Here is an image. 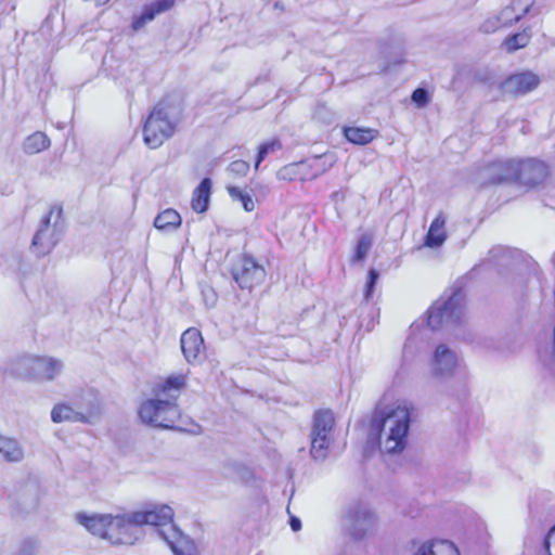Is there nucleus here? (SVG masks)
<instances>
[{
	"label": "nucleus",
	"mask_w": 555,
	"mask_h": 555,
	"mask_svg": "<svg viewBox=\"0 0 555 555\" xmlns=\"http://www.w3.org/2000/svg\"><path fill=\"white\" fill-rule=\"evenodd\" d=\"M410 410L404 405L378 408L370 424L369 442L377 443L384 454L401 453L408 443Z\"/></svg>",
	"instance_id": "1"
},
{
	"label": "nucleus",
	"mask_w": 555,
	"mask_h": 555,
	"mask_svg": "<svg viewBox=\"0 0 555 555\" xmlns=\"http://www.w3.org/2000/svg\"><path fill=\"white\" fill-rule=\"evenodd\" d=\"M186 386V375H170L166 380L154 388L156 398L141 403L139 416L144 424L172 428L180 417L177 399L181 389Z\"/></svg>",
	"instance_id": "2"
},
{
	"label": "nucleus",
	"mask_w": 555,
	"mask_h": 555,
	"mask_svg": "<svg viewBox=\"0 0 555 555\" xmlns=\"http://www.w3.org/2000/svg\"><path fill=\"white\" fill-rule=\"evenodd\" d=\"M377 514L365 503H350L344 513V527L353 540H363L378 529Z\"/></svg>",
	"instance_id": "3"
},
{
	"label": "nucleus",
	"mask_w": 555,
	"mask_h": 555,
	"mask_svg": "<svg viewBox=\"0 0 555 555\" xmlns=\"http://www.w3.org/2000/svg\"><path fill=\"white\" fill-rule=\"evenodd\" d=\"M64 232V221L62 219V208L52 206L46 217L40 221L39 228L34 235L31 247L38 256L49 254Z\"/></svg>",
	"instance_id": "4"
},
{
	"label": "nucleus",
	"mask_w": 555,
	"mask_h": 555,
	"mask_svg": "<svg viewBox=\"0 0 555 555\" xmlns=\"http://www.w3.org/2000/svg\"><path fill=\"white\" fill-rule=\"evenodd\" d=\"M464 294L461 288L452 289V293L440 297L428 309V326L437 330L444 325H452L460 322L463 314Z\"/></svg>",
	"instance_id": "5"
},
{
	"label": "nucleus",
	"mask_w": 555,
	"mask_h": 555,
	"mask_svg": "<svg viewBox=\"0 0 555 555\" xmlns=\"http://www.w3.org/2000/svg\"><path fill=\"white\" fill-rule=\"evenodd\" d=\"M100 415V406L95 399L81 398L75 400L73 405L66 402L56 403L51 411L53 423H82L93 424Z\"/></svg>",
	"instance_id": "6"
},
{
	"label": "nucleus",
	"mask_w": 555,
	"mask_h": 555,
	"mask_svg": "<svg viewBox=\"0 0 555 555\" xmlns=\"http://www.w3.org/2000/svg\"><path fill=\"white\" fill-rule=\"evenodd\" d=\"M335 418L330 410H320L314 413L311 438V456L315 461H324L327 457L330 444L332 443V431Z\"/></svg>",
	"instance_id": "7"
},
{
	"label": "nucleus",
	"mask_w": 555,
	"mask_h": 555,
	"mask_svg": "<svg viewBox=\"0 0 555 555\" xmlns=\"http://www.w3.org/2000/svg\"><path fill=\"white\" fill-rule=\"evenodd\" d=\"M175 132V124L162 103L155 105L143 127L144 143L150 149L159 147Z\"/></svg>",
	"instance_id": "8"
},
{
	"label": "nucleus",
	"mask_w": 555,
	"mask_h": 555,
	"mask_svg": "<svg viewBox=\"0 0 555 555\" xmlns=\"http://www.w3.org/2000/svg\"><path fill=\"white\" fill-rule=\"evenodd\" d=\"M63 367V362L52 357H24L17 362L18 374L36 382L53 380Z\"/></svg>",
	"instance_id": "9"
},
{
	"label": "nucleus",
	"mask_w": 555,
	"mask_h": 555,
	"mask_svg": "<svg viewBox=\"0 0 555 555\" xmlns=\"http://www.w3.org/2000/svg\"><path fill=\"white\" fill-rule=\"evenodd\" d=\"M231 273L238 286L253 288L264 281L266 270L251 256L241 255L232 266Z\"/></svg>",
	"instance_id": "10"
},
{
	"label": "nucleus",
	"mask_w": 555,
	"mask_h": 555,
	"mask_svg": "<svg viewBox=\"0 0 555 555\" xmlns=\"http://www.w3.org/2000/svg\"><path fill=\"white\" fill-rule=\"evenodd\" d=\"M108 541L113 544H133L140 537V525L132 521V513L116 515L111 522Z\"/></svg>",
	"instance_id": "11"
},
{
	"label": "nucleus",
	"mask_w": 555,
	"mask_h": 555,
	"mask_svg": "<svg viewBox=\"0 0 555 555\" xmlns=\"http://www.w3.org/2000/svg\"><path fill=\"white\" fill-rule=\"evenodd\" d=\"M173 509L166 504L155 505L146 511H138L132 513V521L138 525H151L155 527L168 526L172 529Z\"/></svg>",
	"instance_id": "12"
},
{
	"label": "nucleus",
	"mask_w": 555,
	"mask_h": 555,
	"mask_svg": "<svg viewBox=\"0 0 555 555\" xmlns=\"http://www.w3.org/2000/svg\"><path fill=\"white\" fill-rule=\"evenodd\" d=\"M457 366V357L447 345L436 347L430 371L433 376L438 378L451 377Z\"/></svg>",
	"instance_id": "13"
},
{
	"label": "nucleus",
	"mask_w": 555,
	"mask_h": 555,
	"mask_svg": "<svg viewBox=\"0 0 555 555\" xmlns=\"http://www.w3.org/2000/svg\"><path fill=\"white\" fill-rule=\"evenodd\" d=\"M540 83L532 72H521L507 77L501 85L502 91L512 95H524L534 90Z\"/></svg>",
	"instance_id": "14"
},
{
	"label": "nucleus",
	"mask_w": 555,
	"mask_h": 555,
	"mask_svg": "<svg viewBox=\"0 0 555 555\" xmlns=\"http://www.w3.org/2000/svg\"><path fill=\"white\" fill-rule=\"evenodd\" d=\"M548 176L547 166L537 159H527L519 162L517 180L526 185H538Z\"/></svg>",
	"instance_id": "15"
},
{
	"label": "nucleus",
	"mask_w": 555,
	"mask_h": 555,
	"mask_svg": "<svg viewBox=\"0 0 555 555\" xmlns=\"http://www.w3.org/2000/svg\"><path fill=\"white\" fill-rule=\"evenodd\" d=\"M518 160L507 159L495 162L490 165L485 173L488 177V184H499L502 182L517 180Z\"/></svg>",
	"instance_id": "16"
},
{
	"label": "nucleus",
	"mask_w": 555,
	"mask_h": 555,
	"mask_svg": "<svg viewBox=\"0 0 555 555\" xmlns=\"http://www.w3.org/2000/svg\"><path fill=\"white\" fill-rule=\"evenodd\" d=\"M113 515L102 514L88 516L86 514H77V521L82 525L89 532L108 541L111 532V522H113Z\"/></svg>",
	"instance_id": "17"
},
{
	"label": "nucleus",
	"mask_w": 555,
	"mask_h": 555,
	"mask_svg": "<svg viewBox=\"0 0 555 555\" xmlns=\"http://www.w3.org/2000/svg\"><path fill=\"white\" fill-rule=\"evenodd\" d=\"M181 350L189 363L195 362L204 350V339L198 330L191 327L181 335Z\"/></svg>",
	"instance_id": "18"
},
{
	"label": "nucleus",
	"mask_w": 555,
	"mask_h": 555,
	"mask_svg": "<svg viewBox=\"0 0 555 555\" xmlns=\"http://www.w3.org/2000/svg\"><path fill=\"white\" fill-rule=\"evenodd\" d=\"M175 0H156L144 7L142 14L132 23V28L139 30L146 23L153 21L156 15L170 10Z\"/></svg>",
	"instance_id": "19"
},
{
	"label": "nucleus",
	"mask_w": 555,
	"mask_h": 555,
	"mask_svg": "<svg viewBox=\"0 0 555 555\" xmlns=\"http://www.w3.org/2000/svg\"><path fill=\"white\" fill-rule=\"evenodd\" d=\"M211 192V181L204 178L199 185L194 190L191 206L196 212H205L208 209Z\"/></svg>",
	"instance_id": "20"
},
{
	"label": "nucleus",
	"mask_w": 555,
	"mask_h": 555,
	"mask_svg": "<svg viewBox=\"0 0 555 555\" xmlns=\"http://www.w3.org/2000/svg\"><path fill=\"white\" fill-rule=\"evenodd\" d=\"M0 455L8 463H18L24 459V450L17 440L0 435Z\"/></svg>",
	"instance_id": "21"
},
{
	"label": "nucleus",
	"mask_w": 555,
	"mask_h": 555,
	"mask_svg": "<svg viewBox=\"0 0 555 555\" xmlns=\"http://www.w3.org/2000/svg\"><path fill=\"white\" fill-rule=\"evenodd\" d=\"M444 225L446 217L443 216V212H439V215L431 222L426 235L425 243L428 247H439L443 244L447 238Z\"/></svg>",
	"instance_id": "22"
},
{
	"label": "nucleus",
	"mask_w": 555,
	"mask_h": 555,
	"mask_svg": "<svg viewBox=\"0 0 555 555\" xmlns=\"http://www.w3.org/2000/svg\"><path fill=\"white\" fill-rule=\"evenodd\" d=\"M415 555H459V551L452 542L441 540L424 543Z\"/></svg>",
	"instance_id": "23"
},
{
	"label": "nucleus",
	"mask_w": 555,
	"mask_h": 555,
	"mask_svg": "<svg viewBox=\"0 0 555 555\" xmlns=\"http://www.w3.org/2000/svg\"><path fill=\"white\" fill-rule=\"evenodd\" d=\"M181 221L179 212L172 208H168L156 216L154 225L159 231L172 232L181 225Z\"/></svg>",
	"instance_id": "24"
},
{
	"label": "nucleus",
	"mask_w": 555,
	"mask_h": 555,
	"mask_svg": "<svg viewBox=\"0 0 555 555\" xmlns=\"http://www.w3.org/2000/svg\"><path fill=\"white\" fill-rule=\"evenodd\" d=\"M49 137L41 131H36L28 135L23 142V151L26 154L34 155L50 147Z\"/></svg>",
	"instance_id": "25"
},
{
	"label": "nucleus",
	"mask_w": 555,
	"mask_h": 555,
	"mask_svg": "<svg viewBox=\"0 0 555 555\" xmlns=\"http://www.w3.org/2000/svg\"><path fill=\"white\" fill-rule=\"evenodd\" d=\"M344 134L349 142L364 145L377 135V131L372 128L346 127Z\"/></svg>",
	"instance_id": "26"
},
{
	"label": "nucleus",
	"mask_w": 555,
	"mask_h": 555,
	"mask_svg": "<svg viewBox=\"0 0 555 555\" xmlns=\"http://www.w3.org/2000/svg\"><path fill=\"white\" fill-rule=\"evenodd\" d=\"M281 149H282V143L278 139H273L269 142L261 144L259 146L258 154L256 157L255 168L257 169L259 167L260 163L264 160L267 155H269L271 153H275V152L280 151Z\"/></svg>",
	"instance_id": "27"
},
{
	"label": "nucleus",
	"mask_w": 555,
	"mask_h": 555,
	"mask_svg": "<svg viewBox=\"0 0 555 555\" xmlns=\"http://www.w3.org/2000/svg\"><path fill=\"white\" fill-rule=\"evenodd\" d=\"M504 43L508 51H515L525 48L529 43V36L526 33L515 34L507 37Z\"/></svg>",
	"instance_id": "28"
},
{
	"label": "nucleus",
	"mask_w": 555,
	"mask_h": 555,
	"mask_svg": "<svg viewBox=\"0 0 555 555\" xmlns=\"http://www.w3.org/2000/svg\"><path fill=\"white\" fill-rule=\"evenodd\" d=\"M372 246V240L369 235H362L358 241L356 254L353 259L356 261H363Z\"/></svg>",
	"instance_id": "29"
},
{
	"label": "nucleus",
	"mask_w": 555,
	"mask_h": 555,
	"mask_svg": "<svg viewBox=\"0 0 555 555\" xmlns=\"http://www.w3.org/2000/svg\"><path fill=\"white\" fill-rule=\"evenodd\" d=\"M325 156H315L309 160V166L314 169V172L311 175V178H317L320 175L324 173L332 164L326 165L324 160Z\"/></svg>",
	"instance_id": "30"
},
{
	"label": "nucleus",
	"mask_w": 555,
	"mask_h": 555,
	"mask_svg": "<svg viewBox=\"0 0 555 555\" xmlns=\"http://www.w3.org/2000/svg\"><path fill=\"white\" fill-rule=\"evenodd\" d=\"M500 18H501V22L502 24L505 26V27H508L511 26L513 23H516L518 22V16L516 15L515 13V4H509L507 7H505L501 12H500Z\"/></svg>",
	"instance_id": "31"
},
{
	"label": "nucleus",
	"mask_w": 555,
	"mask_h": 555,
	"mask_svg": "<svg viewBox=\"0 0 555 555\" xmlns=\"http://www.w3.org/2000/svg\"><path fill=\"white\" fill-rule=\"evenodd\" d=\"M228 171L234 177H244L249 171V164L241 159L234 160L229 165Z\"/></svg>",
	"instance_id": "32"
},
{
	"label": "nucleus",
	"mask_w": 555,
	"mask_h": 555,
	"mask_svg": "<svg viewBox=\"0 0 555 555\" xmlns=\"http://www.w3.org/2000/svg\"><path fill=\"white\" fill-rule=\"evenodd\" d=\"M37 551V542L33 539H26L21 542L13 555H35Z\"/></svg>",
	"instance_id": "33"
},
{
	"label": "nucleus",
	"mask_w": 555,
	"mask_h": 555,
	"mask_svg": "<svg viewBox=\"0 0 555 555\" xmlns=\"http://www.w3.org/2000/svg\"><path fill=\"white\" fill-rule=\"evenodd\" d=\"M512 4H515V13L520 21L531 9L534 0H512Z\"/></svg>",
	"instance_id": "34"
},
{
	"label": "nucleus",
	"mask_w": 555,
	"mask_h": 555,
	"mask_svg": "<svg viewBox=\"0 0 555 555\" xmlns=\"http://www.w3.org/2000/svg\"><path fill=\"white\" fill-rule=\"evenodd\" d=\"M411 99L418 107H425L430 101L429 93L424 88H417L414 90Z\"/></svg>",
	"instance_id": "35"
},
{
	"label": "nucleus",
	"mask_w": 555,
	"mask_h": 555,
	"mask_svg": "<svg viewBox=\"0 0 555 555\" xmlns=\"http://www.w3.org/2000/svg\"><path fill=\"white\" fill-rule=\"evenodd\" d=\"M502 27H505V26L502 24L500 15H496V16L487 18L482 23L480 28H481V30L483 33L491 34V33H494V31H496L498 29H500Z\"/></svg>",
	"instance_id": "36"
},
{
	"label": "nucleus",
	"mask_w": 555,
	"mask_h": 555,
	"mask_svg": "<svg viewBox=\"0 0 555 555\" xmlns=\"http://www.w3.org/2000/svg\"><path fill=\"white\" fill-rule=\"evenodd\" d=\"M379 278V274L378 272L375 270V269H371L369 271V275H367V282H366V285H365V291H364V298L365 300H370L372 295H373V292H374V287L377 283V280Z\"/></svg>",
	"instance_id": "37"
},
{
	"label": "nucleus",
	"mask_w": 555,
	"mask_h": 555,
	"mask_svg": "<svg viewBox=\"0 0 555 555\" xmlns=\"http://www.w3.org/2000/svg\"><path fill=\"white\" fill-rule=\"evenodd\" d=\"M544 545L548 555H555V526L548 531Z\"/></svg>",
	"instance_id": "38"
},
{
	"label": "nucleus",
	"mask_w": 555,
	"mask_h": 555,
	"mask_svg": "<svg viewBox=\"0 0 555 555\" xmlns=\"http://www.w3.org/2000/svg\"><path fill=\"white\" fill-rule=\"evenodd\" d=\"M158 532L168 543L175 555H191L189 553H185L184 550L181 546H179L175 541L169 540V538L165 534L163 530H159Z\"/></svg>",
	"instance_id": "39"
},
{
	"label": "nucleus",
	"mask_w": 555,
	"mask_h": 555,
	"mask_svg": "<svg viewBox=\"0 0 555 555\" xmlns=\"http://www.w3.org/2000/svg\"><path fill=\"white\" fill-rule=\"evenodd\" d=\"M509 254H511V250L505 247H502V246L494 247L490 250V256L493 259L509 258Z\"/></svg>",
	"instance_id": "40"
},
{
	"label": "nucleus",
	"mask_w": 555,
	"mask_h": 555,
	"mask_svg": "<svg viewBox=\"0 0 555 555\" xmlns=\"http://www.w3.org/2000/svg\"><path fill=\"white\" fill-rule=\"evenodd\" d=\"M227 190H228V193H229V195L231 196V198H232L233 201H240V202H241V201L243 199V197H245V196L247 195V193H244V192H243L240 188H237V186L229 185V186L227 188Z\"/></svg>",
	"instance_id": "41"
},
{
	"label": "nucleus",
	"mask_w": 555,
	"mask_h": 555,
	"mask_svg": "<svg viewBox=\"0 0 555 555\" xmlns=\"http://www.w3.org/2000/svg\"><path fill=\"white\" fill-rule=\"evenodd\" d=\"M241 203H242L244 209L248 212H250L255 209V202L249 194H247L245 197H243Z\"/></svg>",
	"instance_id": "42"
},
{
	"label": "nucleus",
	"mask_w": 555,
	"mask_h": 555,
	"mask_svg": "<svg viewBox=\"0 0 555 555\" xmlns=\"http://www.w3.org/2000/svg\"><path fill=\"white\" fill-rule=\"evenodd\" d=\"M289 526H291L293 531H298L301 528V521H300L299 518L293 516L289 519Z\"/></svg>",
	"instance_id": "43"
},
{
	"label": "nucleus",
	"mask_w": 555,
	"mask_h": 555,
	"mask_svg": "<svg viewBox=\"0 0 555 555\" xmlns=\"http://www.w3.org/2000/svg\"><path fill=\"white\" fill-rule=\"evenodd\" d=\"M96 5H103L107 3L109 0H93Z\"/></svg>",
	"instance_id": "44"
}]
</instances>
